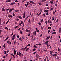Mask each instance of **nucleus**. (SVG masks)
Instances as JSON below:
<instances>
[{"mask_svg": "<svg viewBox=\"0 0 61 61\" xmlns=\"http://www.w3.org/2000/svg\"><path fill=\"white\" fill-rule=\"evenodd\" d=\"M14 9H15L14 8H12L10 9L9 10V12H12L13 10H14Z\"/></svg>", "mask_w": 61, "mask_h": 61, "instance_id": "f257e3e1", "label": "nucleus"}, {"mask_svg": "<svg viewBox=\"0 0 61 61\" xmlns=\"http://www.w3.org/2000/svg\"><path fill=\"white\" fill-rule=\"evenodd\" d=\"M14 55H15L16 54V51L15 50V49H14Z\"/></svg>", "mask_w": 61, "mask_h": 61, "instance_id": "f03ea898", "label": "nucleus"}, {"mask_svg": "<svg viewBox=\"0 0 61 61\" xmlns=\"http://www.w3.org/2000/svg\"><path fill=\"white\" fill-rule=\"evenodd\" d=\"M33 35H36V31H34L33 32Z\"/></svg>", "mask_w": 61, "mask_h": 61, "instance_id": "7ed1b4c3", "label": "nucleus"}, {"mask_svg": "<svg viewBox=\"0 0 61 61\" xmlns=\"http://www.w3.org/2000/svg\"><path fill=\"white\" fill-rule=\"evenodd\" d=\"M35 29L36 30V31H37V32L38 33L39 32V30L38 29H37V28H36Z\"/></svg>", "mask_w": 61, "mask_h": 61, "instance_id": "20e7f679", "label": "nucleus"}, {"mask_svg": "<svg viewBox=\"0 0 61 61\" xmlns=\"http://www.w3.org/2000/svg\"><path fill=\"white\" fill-rule=\"evenodd\" d=\"M30 3H32L33 4H35V3L32 1H30Z\"/></svg>", "mask_w": 61, "mask_h": 61, "instance_id": "39448f33", "label": "nucleus"}, {"mask_svg": "<svg viewBox=\"0 0 61 61\" xmlns=\"http://www.w3.org/2000/svg\"><path fill=\"white\" fill-rule=\"evenodd\" d=\"M25 31H26V32H30V30H29V31L28 30H27V29H26V30Z\"/></svg>", "mask_w": 61, "mask_h": 61, "instance_id": "423d86ee", "label": "nucleus"}, {"mask_svg": "<svg viewBox=\"0 0 61 61\" xmlns=\"http://www.w3.org/2000/svg\"><path fill=\"white\" fill-rule=\"evenodd\" d=\"M18 17V18H20V19H21L22 18V17L20 16H19Z\"/></svg>", "mask_w": 61, "mask_h": 61, "instance_id": "0eeeda50", "label": "nucleus"}, {"mask_svg": "<svg viewBox=\"0 0 61 61\" xmlns=\"http://www.w3.org/2000/svg\"><path fill=\"white\" fill-rule=\"evenodd\" d=\"M23 18H25V13H23Z\"/></svg>", "mask_w": 61, "mask_h": 61, "instance_id": "6e6552de", "label": "nucleus"}, {"mask_svg": "<svg viewBox=\"0 0 61 61\" xmlns=\"http://www.w3.org/2000/svg\"><path fill=\"white\" fill-rule=\"evenodd\" d=\"M5 9H4V8L2 9V11H5Z\"/></svg>", "mask_w": 61, "mask_h": 61, "instance_id": "1a4fd4ad", "label": "nucleus"}, {"mask_svg": "<svg viewBox=\"0 0 61 61\" xmlns=\"http://www.w3.org/2000/svg\"><path fill=\"white\" fill-rule=\"evenodd\" d=\"M47 46L48 47L49 46H50V45H48V44H47Z\"/></svg>", "mask_w": 61, "mask_h": 61, "instance_id": "9d476101", "label": "nucleus"}, {"mask_svg": "<svg viewBox=\"0 0 61 61\" xmlns=\"http://www.w3.org/2000/svg\"><path fill=\"white\" fill-rule=\"evenodd\" d=\"M6 2H11V0H7L6 1Z\"/></svg>", "mask_w": 61, "mask_h": 61, "instance_id": "9b49d317", "label": "nucleus"}, {"mask_svg": "<svg viewBox=\"0 0 61 61\" xmlns=\"http://www.w3.org/2000/svg\"><path fill=\"white\" fill-rule=\"evenodd\" d=\"M50 38V36H49L48 37H47L46 39V40H48V39H49Z\"/></svg>", "mask_w": 61, "mask_h": 61, "instance_id": "f8f14e48", "label": "nucleus"}, {"mask_svg": "<svg viewBox=\"0 0 61 61\" xmlns=\"http://www.w3.org/2000/svg\"><path fill=\"white\" fill-rule=\"evenodd\" d=\"M5 28V29H7V31H8V28H7V27H6Z\"/></svg>", "mask_w": 61, "mask_h": 61, "instance_id": "ddd939ff", "label": "nucleus"}, {"mask_svg": "<svg viewBox=\"0 0 61 61\" xmlns=\"http://www.w3.org/2000/svg\"><path fill=\"white\" fill-rule=\"evenodd\" d=\"M8 17L9 18H10V17H12V15H9L8 16Z\"/></svg>", "mask_w": 61, "mask_h": 61, "instance_id": "4468645a", "label": "nucleus"}, {"mask_svg": "<svg viewBox=\"0 0 61 61\" xmlns=\"http://www.w3.org/2000/svg\"><path fill=\"white\" fill-rule=\"evenodd\" d=\"M56 34V32H52V34L53 35H54V34Z\"/></svg>", "mask_w": 61, "mask_h": 61, "instance_id": "2eb2a0df", "label": "nucleus"}, {"mask_svg": "<svg viewBox=\"0 0 61 61\" xmlns=\"http://www.w3.org/2000/svg\"><path fill=\"white\" fill-rule=\"evenodd\" d=\"M28 49H29V48H27H27H26V49L25 50L26 51H27V50H28Z\"/></svg>", "mask_w": 61, "mask_h": 61, "instance_id": "dca6fc26", "label": "nucleus"}, {"mask_svg": "<svg viewBox=\"0 0 61 61\" xmlns=\"http://www.w3.org/2000/svg\"><path fill=\"white\" fill-rule=\"evenodd\" d=\"M50 3H51V4H52L53 3V1H50Z\"/></svg>", "mask_w": 61, "mask_h": 61, "instance_id": "f3484780", "label": "nucleus"}, {"mask_svg": "<svg viewBox=\"0 0 61 61\" xmlns=\"http://www.w3.org/2000/svg\"><path fill=\"white\" fill-rule=\"evenodd\" d=\"M19 55L20 56H21V54H22V53H21V52H19Z\"/></svg>", "mask_w": 61, "mask_h": 61, "instance_id": "a211bd4d", "label": "nucleus"}, {"mask_svg": "<svg viewBox=\"0 0 61 61\" xmlns=\"http://www.w3.org/2000/svg\"><path fill=\"white\" fill-rule=\"evenodd\" d=\"M1 20V18H0V24H1V23L2 22V21Z\"/></svg>", "mask_w": 61, "mask_h": 61, "instance_id": "6ab92c4d", "label": "nucleus"}, {"mask_svg": "<svg viewBox=\"0 0 61 61\" xmlns=\"http://www.w3.org/2000/svg\"><path fill=\"white\" fill-rule=\"evenodd\" d=\"M48 42H49L48 41H46L45 42V44H47L48 43Z\"/></svg>", "mask_w": 61, "mask_h": 61, "instance_id": "aec40b11", "label": "nucleus"}, {"mask_svg": "<svg viewBox=\"0 0 61 61\" xmlns=\"http://www.w3.org/2000/svg\"><path fill=\"white\" fill-rule=\"evenodd\" d=\"M33 47L35 48H37V46H36V45H34L33 46Z\"/></svg>", "mask_w": 61, "mask_h": 61, "instance_id": "412c9836", "label": "nucleus"}, {"mask_svg": "<svg viewBox=\"0 0 61 61\" xmlns=\"http://www.w3.org/2000/svg\"><path fill=\"white\" fill-rule=\"evenodd\" d=\"M57 55V54H55L53 55V56H56Z\"/></svg>", "mask_w": 61, "mask_h": 61, "instance_id": "4be33fe9", "label": "nucleus"}, {"mask_svg": "<svg viewBox=\"0 0 61 61\" xmlns=\"http://www.w3.org/2000/svg\"><path fill=\"white\" fill-rule=\"evenodd\" d=\"M3 47L4 48H5V44L3 45Z\"/></svg>", "mask_w": 61, "mask_h": 61, "instance_id": "5701e85b", "label": "nucleus"}, {"mask_svg": "<svg viewBox=\"0 0 61 61\" xmlns=\"http://www.w3.org/2000/svg\"><path fill=\"white\" fill-rule=\"evenodd\" d=\"M14 45H16V41L15 40L14 42Z\"/></svg>", "mask_w": 61, "mask_h": 61, "instance_id": "b1692460", "label": "nucleus"}, {"mask_svg": "<svg viewBox=\"0 0 61 61\" xmlns=\"http://www.w3.org/2000/svg\"><path fill=\"white\" fill-rule=\"evenodd\" d=\"M27 4V5H29L30 4V3L29 2H27L26 3Z\"/></svg>", "mask_w": 61, "mask_h": 61, "instance_id": "393cba45", "label": "nucleus"}, {"mask_svg": "<svg viewBox=\"0 0 61 61\" xmlns=\"http://www.w3.org/2000/svg\"><path fill=\"white\" fill-rule=\"evenodd\" d=\"M43 50H44V51H45V52H46V51H47V50H46L43 49Z\"/></svg>", "mask_w": 61, "mask_h": 61, "instance_id": "a878e982", "label": "nucleus"}, {"mask_svg": "<svg viewBox=\"0 0 61 61\" xmlns=\"http://www.w3.org/2000/svg\"><path fill=\"white\" fill-rule=\"evenodd\" d=\"M30 46V44H29L27 46Z\"/></svg>", "mask_w": 61, "mask_h": 61, "instance_id": "bb28decb", "label": "nucleus"}, {"mask_svg": "<svg viewBox=\"0 0 61 61\" xmlns=\"http://www.w3.org/2000/svg\"><path fill=\"white\" fill-rule=\"evenodd\" d=\"M30 19H31L30 18L29 19V21H28V22H29V23H30Z\"/></svg>", "mask_w": 61, "mask_h": 61, "instance_id": "cd10ccee", "label": "nucleus"}, {"mask_svg": "<svg viewBox=\"0 0 61 61\" xmlns=\"http://www.w3.org/2000/svg\"><path fill=\"white\" fill-rule=\"evenodd\" d=\"M15 35H14L13 36V37L14 38V39L15 38Z\"/></svg>", "mask_w": 61, "mask_h": 61, "instance_id": "c85d7f7f", "label": "nucleus"}, {"mask_svg": "<svg viewBox=\"0 0 61 61\" xmlns=\"http://www.w3.org/2000/svg\"><path fill=\"white\" fill-rule=\"evenodd\" d=\"M43 21V19H42L41 20V23H42Z\"/></svg>", "mask_w": 61, "mask_h": 61, "instance_id": "c756f323", "label": "nucleus"}, {"mask_svg": "<svg viewBox=\"0 0 61 61\" xmlns=\"http://www.w3.org/2000/svg\"><path fill=\"white\" fill-rule=\"evenodd\" d=\"M27 48V46L26 47H25L24 48V49L25 50Z\"/></svg>", "mask_w": 61, "mask_h": 61, "instance_id": "7c9ffc66", "label": "nucleus"}, {"mask_svg": "<svg viewBox=\"0 0 61 61\" xmlns=\"http://www.w3.org/2000/svg\"><path fill=\"white\" fill-rule=\"evenodd\" d=\"M19 40H21L22 41V38H21V37H20L19 38Z\"/></svg>", "mask_w": 61, "mask_h": 61, "instance_id": "2f4dec72", "label": "nucleus"}, {"mask_svg": "<svg viewBox=\"0 0 61 61\" xmlns=\"http://www.w3.org/2000/svg\"><path fill=\"white\" fill-rule=\"evenodd\" d=\"M21 30V28H19L18 29V31H20V30Z\"/></svg>", "mask_w": 61, "mask_h": 61, "instance_id": "473e14b6", "label": "nucleus"}, {"mask_svg": "<svg viewBox=\"0 0 61 61\" xmlns=\"http://www.w3.org/2000/svg\"><path fill=\"white\" fill-rule=\"evenodd\" d=\"M10 41H8L7 42L8 44H9V43H10Z\"/></svg>", "mask_w": 61, "mask_h": 61, "instance_id": "72a5a7b5", "label": "nucleus"}, {"mask_svg": "<svg viewBox=\"0 0 61 61\" xmlns=\"http://www.w3.org/2000/svg\"><path fill=\"white\" fill-rule=\"evenodd\" d=\"M46 11L47 13H48L49 12L48 11H49V10H46Z\"/></svg>", "mask_w": 61, "mask_h": 61, "instance_id": "f704fd0d", "label": "nucleus"}, {"mask_svg": "<svg viewBox=\"0 0 61 61\" xmlns=\"http://www.w3.org/2000/svg\"><path fill=\"white\" fill-rule=\"evenodd\" d=\"M22 39L21 40V41H22V40H24V36H22Z\"/></svg>", "mask_w": 61, "mask_h": 61, "instance_id": "c9c22d12", "label": "nucleus"}, {"mask_svg": "<svg viewBox=\"0 0 61 61\" xmlns=\"http://www.w3.org/2000/svg\"><path fill=\"white\" fill-rule=\"evenodd\" d=\"M12 14H13V16H15V13H13Z\"/></svg>", "mask_w": 61, "mask_h": 61, "instance_id": "e433bc0d", "label": "nucleus"}, {"mask_svg": "<svg viewBox=\"0 0 61 61\" xmlns=\"http://www.w3.org/2000/svg\"><path fill=\"white\" fill-rule=\"evenodd\" d=\"M45 23L46 24V25L47 24V21H45Z\"/></svg>", "mask_w": 61, "mask_h": 61, "instance_id": "4c0bfd02", "label": "nucleus"}, {"mask_svg": "<svg viewBox=\"0 0 61 61\" xmlns=\"http://www.w3.org/2000/svg\"><path fill=\"white\" fill-rule=\"evenodd\" d=\"M19 25L20 26H21V22H20L19 24Z\"/></svg>", "mask_w": 61, "mask_h": 61, "instance_id": "58836bf2", "label": "nucleus"}, {"mask_svg": "<svg viewBox=\"0 0 61 61\" xmlns=\"http://www.w3.org/2000/svg\"><path fill=\"white\" fill-rule=\"evenodd\" d=\"M6 10H7V11H9V10H10V9L8 8Z\"/></svg>", "mask_w": 61, "mask_h": 61, "instance_id": "ea45409f", "label": "nucleus"}, {"mask_svg": "<svg viewBox=\"0 0 61 61\" xmlns=\"http://www.w3.org/2000/svg\"><path fill=\"white\" fill-rule=\"evenodd\" d=\"M38 4L39 5H41V4H40V3L39 2L38 3Z\"/></svg>", "mask_w": 61, "mask_h": 61, "instance_id": "a19ab883", "label": "nucleus"}, {"mask_svg": "<svg viewBox=\"0 0 61 61\" xmlns=\"http://www.w3.org/2000/svg\"><path fill=\"white\" fill-rule=\"evenodd\" d=\"M38 24L39 25H41V23H40V22L38 23Z\"/></svg>", "mask_w": 61, "mask_h": 61, "instance_id": "79ce46f5", "label": "nucleus"}, {"mask_svg": "<svg viewBox=\"0 0 61 61\" xmlns=\"http://www.w3.org/2000/svg\"><path fill=\"white\" fill-rule=\"evenodd\" d=\"M15 2H16V3H17L18 2V1L16 0L15 1Z\"/></svg>", "mask_w": 61, "mask_h": 61, "instance_id": "37998d69", "label": "nucleus"}, {"mask_svg": "<svg viewBox=\"0 0 61 61\" xmlns=\"http://www.w3.org/2000/svg\"><path fill=\"white\" fill-rule=\"evenodd\" d=\"M17 27H18V26H16L15 27V29L17 28Z\"/></svg>", "mask_w": 61, "mask_h": 61, "instance_id": "c03bdc74", "label": "nucleus"}, {"mask_svg": "<svg viewBox=\"0 0 61 61\" xmlns=\"http://www.w3.org/2000/svg\"><path fill=\"white\" fill-rule=\"evenodd\" d=\"M53 9V8H51V9H50V11H52V10Z\"/></svg>", "mask_w": 61, "mask_h": 61, "instance_id": "a18cd8bd", "label": "nucleus"}, {"mask_svg": "<svg viewBox=\"0 0 61 61\" xmlns=\"http://www.w3.org/2000/svg\"><path fill=\"white\" fill-rule=\"evenodd\" d=\"M12 56H14V54H11Z\"/></svg>", "mask_w": 61, "mask_h": 61, "instance_id": "49530a36", "label": "nucleus"}, {"mask_svg": "<svg viewBox=\"0 0 61 61\" xmlns=\"http://www.w3.org/2000/svg\"><path fill=\"white\" fill-rule=\"evenodd\" d=\"M36 50V49L34 48V49H33V51H35V50Z\"/></svg>", "mask_w": 61, "mask_h": 61, "instance_id": "de8ad7c7", "label": "nucleus"}, {"mask_svg": "<svg viewBox=\"0 0 61 61\" xmlns=\"http://www.w3.org/2000/svg\"><path fill=\"white\" fill-rule=\"evenodd\" d=\"M55 5L56 7V6H57V5L56 4H55Z\"/></svg>", "mask_w": 61, "mask_h": 61, "instance_id": "09e8293b", "label": "nucleus"}, {"mask_svg": "<svg viewBox=\"0 0 61 61\" xmlns=\"http://www.w3.org/2000/svg\"><path fill=\"white\" fill-rule=\"evenodd\" d=\"M19 10H15V12H19Z\"/></svg>", "mask_w": 61, "mask_h": 61, "instance_id": "8fccbe9b", "label": "nucleus"}, {"mask_svg": "<svg viewBox=\"0 0 61 61\" xmlns=\"http://www.w3.org/2000/svg\"><path fill=\"white\" fill-rule=\"evenodd\" d=\"M38 45L39 46H41V43H39L38 44Z\"/></svg>", "mask_w": 61, "mask_h": 61, "instance_id": "3c124183", "label": "nucleus"}, {"mask_svg": "<svg viewBox=\"0 0 61 61\" xmlns=\"http://www.w3.org/2000/svg\"><path fill=\"white\" fill-rule=\"evenodd\" d=\"M4 54H6V51H4Z\"/></svg>", "mask_w": 61, "mask_h": 61, "instance_id": "603ef678", "label": "nucleus"}, {"mask_svg": "<svg viewBox=\"0 0 61 61\" xmlns=\"http://www.w3.org/2000/svg\"><path fill=\"white\" fill-rule=\"evenodd\" d=\"M16 36L17 38H19V36L18 35H17Z\"/></svg>", "mask_w": 61, "mask_h": 61, "instance_id": "864d4df0", "label": "nucleus"}, {"mask_svg": "<svg viewBox=\"0 0 61 61\" xmlns=\"http://www.w3.org/2000/svg\"><path fill=\"white\" fill-rule=\"evenodd\" d=\"M2 32V30H0V33H1Z\"/></svg>", "mask_w": 61, "mask_h": 61, "instance_id": "5fc2aeb1", "label": "nucleus"}, {"mask_svg": "<svg viewBox=\"0 0 61 61\" xmlns=\"http://www.w3.org/2000/svg\"><path fill=\"white\" fill-rule=\"evenodd\" d=\"M20 33L21 34H22V31H20Z\"/></svg>", "mask_w": 61, "mask_h": 61, "instance_id": "6e6d98bb", "label": "nucleus"}, {"mask_svg": "<svg viewBox=\"0 0 61 61\" xmlns=\"http://www.w3.org/2000/svg\"><path fill=\"white\" fill-rule=\"evenodd\" d=\"M50 30H48V33H49V32H50Z\"/></svg>", "mask_w": 61, "mask_h": 61, "instance_id": "4d7b16f0", "label": "nucleus"}, {"mask_svg": "<svg viewBox=\"0 0 61 61\" xmlns=\"http://www.w3.org/2000/svg\"><path fill=\"white\" fill-rule=\"evenodd\" d=\"M36 55L37 57V56H38V55L37 54H36Z\"/></svg>", "mask_w": 61, "mask_h": 61, "instance_id": "13d9d810", "label": "nucleus"}, {"mask_svg": "<svg viewBox=\"0 0 61 61\" xmlns=\"http://www.w3.org/2000/svg\"><path fill=\"white\" fill-rule=\"evenodd\" d=\"M41 14V12H40L38 14L39 15H40Z\"/></svg>", "mask_w": 61, "mask_h": 61, "instance_id": "bf43d9fd", "label": "nucleus"}, {"mask_svg": "<svg viewBox=\"0 0 61 61\" xmlns=\"http://www.w3.org/2000/svg\"><path fill=\"white\" fill-rule=\"evenodd\" d=\"M42 36V34H41L40 36V37H41Z\"/></svg>", "mask_w": 61, "mask_h": 61, "instance_id": "052dcab7", "label": "nucleus"}, {"mask_svg": "<svg viewBox=\"0 0 61 61\" xmlns=\"http://www.w3.org/2000/svg\"><path fill=\"white\" fill-rule=\"evenodd\" d=\"M54 17H52L53 20H54Z\"/></svg>", "mask_w": 61, "mask_h": 61, "instance_id": "680f3d73", "label": "nucleus"}, {"mask_svg": "<svg viewBox=\"0 0 61 61\" xmlns=\"http://www.w3.org/2000/svg\"><path fill=\"white\" fill-rule=\"evenodd\" d=\"M17 54L18 56L19 55V54H18V52H17Z\"/></svg>", "mask_w": 61, "mask_h": 61, "instance_id": "e2e57ef3", "label": "nucleus"}, {"mask_svg": "<svg viewBox=\"0 0 61 61\" xmlns=\"http://www.w3.org/2000/svg\"><path fill=\"white\" fill-rule=\"evenodd\" d=\"M31 37L32 38H33L34 37V35H32L31 36Z\"/></svg>", "mask_w": 61, "mask_h": 61, "instance_id": "0e129e2a", "label": "nucleus"}, {"mask_svg": "<svg viewBox=\"0 0 61 61\" xmlns=\"http://www.w3.org/2000/svg\"><path fill=\"white\" fill-rule=\"evenodd\" d=\"M25 6H26V7H27L28 6H27V4H25Z\"/></svg>", "mask_w": 61, "mask_h": 61, "instance_id": "69168bd1", "label": "nucleus"}, {"mask_svg": "<svg viewBox=\"0 0 61 61\" xmlns=\"http://www.w3.org/2000/svg\"><path fill=\"white\" fill-rule=\"evenodd\" d=\"M21 50H24V48H22L21 49Z\"/></svg>", "mask_w": 61, "mask_h": 61, "instance_id": "338daca9", "label": "nucleus"}, {"mask_svg": "<svg viewBox=\"0 0 61 61\" xmlns=\"http://www.w3.org/2000/svg\"><path fill=\"white\" fill-rule=\"evenodd\" d=\"M21 23L22 25H23V21H21Z\"/></svg>", "mask_w": 61, "mask_h": 61, "instance_id": "774afa93", "label": "nucleus"}]
</instances>
